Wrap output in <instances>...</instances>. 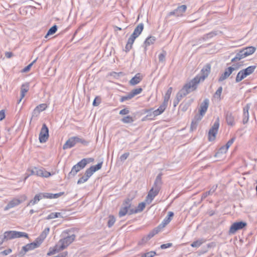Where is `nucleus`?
I'll use <instances>...</instances> for the list:
<instances>
[{
  "label": "nucleus",
  "instance_id": "obj_25",
  "mask_svg": "<svg viewBox=\"0 0 257 257\" xmlns=\"http://www.w3.org/2000/svg\"><path fill=\"white\" fill-rule=\"evenodd\" d=\"M50 231V228L47 227L41 233L39 237H38L36 239L41 244L44 240L46 238L47 235L48 234Z\"/></svg>",
  "mask_w": 257,
  "mask_h": 257
},
{
  "label": "nucleus",
  "instance_id": "obj_5",
  "mask_svg": "<svg viewBox=\"0 0 257 257\" xmlns=\"http://www.w3.org/2000/svg\"><path fill=\"white\" fill-rule=\"evenodd\" d=\"M211 72V65L209 63L204 66L200 72V75H197L193 79L196 80L198 84L199 82L203 81L209 75Z\"/></svg>",
  "mask_w": 257,
  "mask_h": 257
},
{
  "label": "nucleus",
  "instance_id": "obj_13",
  "mask_svg": "<svg viewBox=\"0 0 257 257\" xmlns=\"http://www.w3.org/2000/svg\"><path fill=\"white\" fill-rule=\"evenodd\" d=\"M102 163V162L99 163L97 165L92 166L87 169L85 171L84 177H91L95 172L101 169Z\"/></svg>",
  "mask_w": 257,
  "mask_h": 257
},
{
  "label": "nucleus",
  "instance_id": "obj_35",
  "mask_svg": "<svg viewBox=\"0 0 257 257\" xmlns=\"http://www.w3.org/2000/svg\"><path fill=\"white\" fill-rule=\"evenodd\" d=\"M256 67V66L255 65L250 66L247 67L246 68L242 70L244 72V74H245L247 76L252 74L254 72Z\"/></svg>",
  "mask_w": 257,
  "mask_h": 257
},
{
  "label": "nucleus",
  "instance_id": "obj_37",
  "mask_svg": "<svg viewBox=\"0 0 257 257\" xmlns=\"http://www.w3.org/2000/svg\"><path fill=\"white\" fill-rule=\"evenodd\" d=\"M153 108H151L150 109H147L145 110L146 113H148L147 115L145 116V118L148 119H154V117L155 116H157L156 115H155L154 114V111H153Z\"/></svg>",
  "mask_w": 257,
  "mask_h": 257
},
{
  "label": "nucleus",
  "instance_id": "obj_23",
  "mask_svg": "<svg viewBox=\"0 0 257 257\" xmlns=\"http://www.w3.org/2000/svg\"><path fill=\"white\" fill-rule=\"evenodd\" d=\"M146 204L145 202H141L139 204L138 207L136 209H130L129 211V214L131 215L133 214L137 213L138 212H142L145 208Z\"/></svg>",
  "mask_w": 257,
  "mask_h": 257
},
{
  "label": "nucleus",
  "instance_id": "obj_21",
  "mask_svg": "<svg viewBox=\"0 0 257 257\" xmlns=\"http://www.w3.org/2000/svg\"><path fill=\"white\" fill-rule=\"evenodd\" d=\"M76 145L74 137L70 138L64 144L63 149L66 150L73 147Z\"/></svg>",
  "mask_w": 257,
  "mask_h": 257
},
{
  "label": "nucleus",
  "instance_id": "obj_16",
  "mask_svg": "<svg viewBox=\"0 0 257 257\" xmlns=\"http://www.w3.org/2000/svg\"><path fill=\"white\" fill-rule=\"evenodd\" d=\"M224 115L227 124L230 126L234 125L235 124L234 117L232 112L229 111H225Z\"/></svg>",
  "mask_w": 257,
  "mask_h": 257
},
{
  "label": "nucleus",
  "instance_id": "obj_24",
  "mask_svg": "<svg viewBox=\"0 0 257 257\" xmlns=\"http://www.w3.org/2000/svg\"><path fill=\"white\" fill-rule=\"evenodd\" d=\"M201 119L202 118H201L200 116H197L196 115H195L191 122L190 126L191 131H194L196 130L198 123Z\"/></svg>",
  "mask_w": 257,
  "mask_h": 257
},
{
  "label": "nucleus",
  "instance_id": "obj_39",
  "mask_svg": "<svg viewBox=\"0 0 257 257\" xmlns=\"http://www.w3.org/2000/svg\"><path fill=\"white\" fill-rule=\"evenodd\" d=\"M228 149L225 146L221 147L219 149L218 152L215 153V154L214 155V157H217L219 156L220 154L226 153V152L227 151Z\"/></svg>",
  "mask_w": 257,
  "mask_h": 257
},
{
  "label": "nucleus",
  "instance_id": "obj_3",
  "mask_svg": "<svg viewBox=\"0 0 257 257\" xmlns=\"http://www.w3.org/2000/svg\"><path fill=\"white\" fill-rule=\"evenodd\" d=\"M192 79L189 82L185 84L183 88L178 92L180 96L185 97L190 92L195 90L197 88V82Z\"/></svg>",
  "mask_w": 257,
  "mask_h": 257
},
{
  "label": "nucleus",
  "instance_id": "obj_14",
  "mask_svg": "<svg viewBox=\"0 0 257 257\" xmlns=\"http://www.w3.org/2000/svg\"><path fill=\"white\" fill-rule=\"evenodd\" d=\"M102 163V162L99 163L97 165L92 166L87 169L85 171L84 177H91L95 172L101 169Z\"/></svg>",
  "mask_w": 257,
  "mask_h": 257
},
{
  "label": "nucleus",
  "instance_id": "obj_17",
  "mask_svg": "<svg viewBox=\"0 0 257 257\" xmlns=\"http://www.w3.org/2000/svg\"><path fill=\"white\" fill-rule=\"evenodd\" d=\"M43 198H46L45 193H40L37 194L35 196L33 199L30 201V202L27 204V206L30 205H34Z\"/></svg>",
  "mask_w": 257,
  "mask_h": 257
},
{
  "label": "nucleus",
  "instance_id": "obj_51",
  "mask_svg": "<svg viewBox=\"0 0 257 257\" xmlns=\"http://www.w3.org/2000/svg\"><path fill=\"white\" fill-rule=\"evenodd\" d=\"M182 98L183 97L182 96H180V94H179L178 93H177L176 98H175L173 101V105L174 107L176 106L178 104L179 102L182 99Z\"/></svg>",
  "mask_w": 257,
  "mask_h": 257
},
{
  "label": "nucleus",
  "instance_id": "obj_15",
  "mask_svg": "<svg viewBox=\"0 0 257 257\" xmlns=\"http://www.w3.org/2000/svg\"><path fill=\"white\" fill-rule=\"evenodd\" d=\"M14 234V230L5 231L4 233L3 236L2 237H0V239H1L0 241V244H2L4 242L8 240L16 238V236Z\"/></svg>",
  "mask_w": 257,
  "mask_h": 257
},
{
  "label": "nucleus",
  "instance_id": "obj_57",
  "mask_svg": "<svg viewBox=\"0 0 257 257\" xmlns=\"http://www.w3.org/2000/svg\"><path fill=\"white\" fill-rule=\"evenodd\" d=\"M138 38L136 36L134 35V34H132L130 38H128L127 40V42H128L129 44H133L135 39Z\"/></svg>",
  "mask_w": 257,
  "mask_h": 257
},
{
  "label": "nucleus",
  "instance_id": "obj_43",
  "mask_svg": "<svg viewBox=\"0 0 257 257\" xmlns=\"http://www.w3.org/2000/svg\"><path fill=\"white\" fill-rule=\"evenodd\" d=\"M115 222V218L113 215H109L108 216V220L107 221V226L111 227Z\"/></svg>",
  "mask_w": 257,
  "mask_h": 257
},
{
  "label": "nucleus",
  "instance_id": "obj_63",
  "mask_svg": "<svg viewBox=\"0 0 257 257\" xmlns=\"http://www.w3.org/2000/svg\"><path fill=\"white\" fill-rule=\"evenodd\" d=\"M173 244L172 243H167L166 244H163L160 246V248L162 249H166L172 246Z\"/></svg>",
  "mask_w": 257,
  "mask_h": 257
},
{
  "label": "nucleus",
  "instance_id": "obj_6",
  "mask_svg": "<svg viewBox=\"0 0 257 257\" xmlns=\"http://www.w3.org/2000/svg\"><path fill=\"white\" fill-rule=\"evenodd\" d=\"M41 244L38 241V240L36 239L34 242L28 243L23 246L22 250L19 252L18 255L20 257H22L27 251L38 248L40 246Z\"/></svg>",
  "mask_w": 257,
  "mask_h": 257
},
{
  "label": "nucleus",
  "instance_id": "obj_52",
  "mask_svg": "<svg viewBox=\"0 0 257 257\" xmlns=\"http://www.w3.org/2000/svg\"><path fill=\"white\" fill-rule=\"evenodd\" d=\"M101 103V98L99 96H96L93 101V106H98Z\"/></svg>",
  "mask_w": 257,
  "mask_h": 257
},
{
  "label": "nucleus",
  "instance_id": "obj_42",
  "mask_svg": "<svg viewBox=\"0 0 257 257\" xmlns=\"http://www.w3.org/2000/svg\"><path fill=\"white\" fill-rule=\"evenodd\" d=\"M186 9L187 7L186 5H181V6L178 7L176 9H175V10L177 13L179 14L180 16L186 11Z\"/></svg>",
  "mask_w": 257,
  "mask_h": 257
},
{
  "label": "nucleus",
  "instance_id": "obj_10",
  "mask_svg": "<svg viewBox=\"0 0 257 257\" xmlns=\"http://www.w3.org/2000/svg\"><path fill=\"white\" fill-rule=\"evenodd\" d=\"M27 199V197L26 195H23L21 196V199L14 198L9 203L5 206L4 208L5 211L8 210L10 208H13L16 206H18L23 201H25Z\"/></svg>",
  "mask_w": 257,
  "mask_h": 257
},
{
  "label": "nucleus",
  "instance_id": "obj_32",
  "mask_svg": "<svg viewBox=\"0 0 257 257\" xmlns=\"http://www.w3.org/2000/svg\"><path fill=\"white\" fill-rule=\"evenodd\" d=\"M246 77L247 76L244 74V72L243 70H241L238 72L235 78V82L236 83L239 82Z\"/></svg>",
  "mask_w": 257,
  "mask_h": 257
},
{
  "label": "nucleus",
  "instance_id": "obj_50",
  "mask_svg": "<svg viewBox=\"0 0 257 257\" xmlns=\"http://www.w3.org/2000/svg\"><path fill=\"white\" fill-rule=\"evenodd\" d=\"M37 60V58H36V59H35L33 61H32V62H31L30 64H29L28 66H27L26 67H25L22 71V72H28L31 67L33 66V65L36 62Z\"/></svg>",
  "mask_w": 257,
  "mask_h": 257
},
{
  "label": "nucleus",
  "instance_id": "obj_18",
  "mask_svg": "<svg viewBox=\"0 0 257 257\" xmlns=\"http://www.w3.org/2000/svg\"><path fill=\"white\" fill-rule=\"evenodd\" d=\"M143 76L140 73H137L129 81L131 85L134 86L139 84L143 79Z\"/></svg>",
  "mask_w": 257,
  "mask_h": 257
},
{
  "label": "nucleus",
  "instance_id": "obj_9",
  "mask_svg": "<svg viewBox=\"0 0 257 257\" xmlns=\"http://www.w3.org/2000/svg\"><path fill=\"white\" fill-rule=\"evenodd\" d=\"M247 226V223L243 221L234 222L230 227L229 234H234L237 231L241 230Z\"/></svg>",
  "mask_w": 257,
  "mask_h": 257
},
{
  "label": "nucleus",
  "instance_id": "obj_33",
  "mask_svg": "<svg viewBox=\"0 0 257 257\" xmlns=\"http://www.w3.org/2000/svg\"><path fill=\"white\" fill-rule=\"evenodd\" d=\"M74 138L75 140L76 144L77 143H80L84 146H87L89 144V141H86L82 138H80L78 136H75L74 137Z\"/></svg>",
  "mask_w": 257,
  "mask_h": 257
},
{
  "label": "nucleus",
  "instance_id": "obj_53",
  "mask_svg": "<svg viewBox=\"0 0 257 257\" xmlns=\"http://www.w3.org/2000/svg\"><path fill=\"white\" fill-rule=\"evenodd\" d=\"M156 253L154 251H151L146 252L142 255L141 257H153L156 255Z\"/></svg>",
  "mask_w": 257,
  "mask_h": 257
},
{
  "label": "nucleus",
  "instance_id": "obj_56",
  "mask_svg": "<svg viewBox=\"0 0 257 257\" xmlns=\"http://www.w3.org/2000/svg\"><path fill=\"white\" fill-rule=\"evenodd\" d=\"M36 108L38 110H40V112H41V111L46 109V108H47V105L45 103H42L36 106Z\"/></svg>",
  "mask_w": 257,
  "mask_h": 257
},
{
  "label": "nucleus",
  "instance_id": "obj_41",
  "mask_svg": "<svg viewBox=\"0 0 257 257\" xmlns=\"http://www.w3.org/2000/svg\"><path fill=\"white\" fill-rule=\"evenodd\" d=\"M14 234L16 236V238L20 237H26L28 238L29 237L28 234L24 232L15 231Z\"/></svg>",
  "mask_w": 257,
  "mask_h": 257
},
{
  "label": "nucleus",
  "instance_id": "obj_49",
  "mask_svg": "<svg viewBox=\"0 0 257 257\" xmlns=\"http://www.w3.org/2000/svg\"><path fill=\"white\" fill-rule=\"evenodd\" d=\"M132 98H133L132 95L130 93H128L126 95L121 96L120 99V101L122 102L125 101L126 100H128L131 99Z\"/></svg>",
  "mask_w": 257,
  "mask_h": 257
},
{
  "label": "nucleus",
  "instance_id": "obj_12",
  "mask_svg": "<svg viewBox=\"0 0 257 257\" xmlns=\"http://www.w3.org/2000/svg\"><path fill=\"white\" fill-rule=\"evenodd\" d=\"M209 100L208 99H205L203 102L200 104L199 108V113L196 114L197 116H200L202 118L203 116L205 115L206 112L209 106Z\"/></svg>",
  "mask_w": 257,
  "mask_h": 257
},
{
  "label": "nucleus",
  "instance_id": "obj_30",
  "mask_svg": "<svg viewBox=\"0 0 257 257\" xmlns=\"http://www.w3.org/2000/svg\"><path fill=\"white\" fill-rule=\"evenodd\" d=\"M167 106V104L163 102L158 109L154 110V114H155V115L158 116L162 114L166 109Z\"/></svg>",
  "mask_w": 257,
  "mask_h": 257
},
{
  "label": "nucleus",
  "instance_id": "obj_64",
  "mask_svg": "<svg viewBox=\"0 0 257 257\" xmlns=\"http://www.w3.org/2000/svg\"><path fill=\"white\" fill-rule=\"evenodd\" d=\"M40 113V110H38L36 108H35L32 112V118L34 117H37Z\"/></svg>",
  "mask_w": 257,
  "mask_h": 257
},
{
  "label": "nucleus",
  "instance_id": "obj_44",
  "mask_svg": "<svg viewBox=\"0 0 257 257\" xmlns=\"http://www.w3.org/2000/svg\"><path fill=\"white\" fill-rule=\"evenodd\" d=\"M121 120L124 123H129L134 122V119L130 115H127L123 117Z\"/></svg>",
  "mask_w": 257,
  "mask_h": 257
},
{
  "label": "nucleus",
  "instance_id": "obj_27",
  "mask_svg": "<svg viewBox=\"0 0 257 257\" xmlns=\"http://www.w3.org/2000/svg\"><path fill=\"white\" fill-rule=\"evenodd\" d=\"M217 188V185H214L208 191H206L202 194L201 199H204L208 196L212 195L216 191Z\"/></svg>",
  "mask_w": 257,
  "mask_h": 257
},
{
  "label": "nucleus",
  "instance_id": "obj_26",
  "mask_svg": "<svg viewBox=\"0 0 257 257\" xmlns=\"http://www.w3.org/2000/svg\"><path fill=\"white\" fill-rule=\"evenodd\" d=\"M156 40V38L154 36H150L148 37L145 41L144 45L145 46V48L146 49L147 47L152 44H153Z\"/></svg>",
  "mask_w": 257,
  "mask_h": 257
},
{
  "label": "nucleus",
  "instance_id": "obj_61",
  "mask_svg": "<svg viewBox=\"0 0 257 257\" xmlns=\"http://www.w3.org/2000/svg\"><path fill=\"white\" fill-rule=\"evenodd\" d=\"M235 140V137H233L231 139H230L225 145L228 149L230 147V146L233 143Z\"/></svg>",
  "mask_w": 257,
  "mask_h": 257
},
{
  "label": "nucleus",
  "instance_id": "obj_55",
  "mask_svg": "<svg viewBox=\"0 0 257 257\" xmlns=\"http://www.w3.org/2000/svg\"><path fill=\"white\" fill-rule=\"evenodd\" d=\"M59 248V245L57 244L55 246V248H53L52 250H50L48 253H47V255H51L52 254H55L56 252H58L60 250H58Z\"/></svg>",
  "mask_w": 257,
  "mask_h": 257
},
{
  "label": "nucleus",
  "instance_id": "obj_47",
  "mask_svg": "<svg viewBox=\"0 0 257 257\" xmlns=\"http://www.w3.org/2000/svg\"><path fill=\"white\" fill-rule=\"evenodd\" d=\"M143 91V89L141 87L137 88L132 90L130 93L134 97L135 96L140 94Z\"/></svg>",
  "mask_w": 257,
  "mask_h": 257
},
{
  "label": "nucleus",
  "instance_id": "obj_59",
  "mask_svg": "<svg viewBox=\"0 0 257 257\" xmlns=\"http://www.w3.org/2000/svg\"><path fill=\"white\" fill-rule=\"evenodd\" d=\"M12 251V250L11 248H8L7 249H6L4 251H2L0 252V255L2 256H5L7 255L8 254L11 253Z\"/></svg>",
  "mask_w": 257,
  "mask_h": 257
},
{
  "label": "nucleus",
  "instance_id": "obj_8",
  "mask_svg": "<svg viewBox=\"0 0 257 257\" xmlns=\"http://www.w3.org/2000/svg\"><path fill=\"white\" fill-rule=\"evenodd\" d=\"M219 126V119L217 117L214 122L213 125L210 128L208 132V141L212 142L215 140L216 135L217 134Z\"/></svg>",
  "mask_w": 257,
  "mask_h": 257
},
{
  "label": "nucleus",
  "instance_id": "obj_4",
  "mask_svg": "<svg viewBox=\"0 0 257 257\" xmlns=\"http://www.w3.org/2000/svg\"><path fill=\"white\" fill-rule=\"evenodd\" d=\"M27 177L30 176H37L38 177H50L53 175L51 173L47 171L44 168L33 167L28 169Z\"/></svg>",
  "mask_w": 257,
  "mask_h": 257
},
{
  "label": "nucleus",
  "instance_id": "obj_22",
  "mask_svg": "<svg viewBox=\"0 0 257 257\" xmlns=\"http://www.w3.org/2000/svg\"><path fill=\"white\" fill-rule=\"evenodd\" d=\"M249 109V105L246 104L243 108V119L242 122L243 124L246 123L249 119L248 110Z\"/></svg>",
  "mask_w": 257,
  "mask_h": 257
},
{
  "label": "nucleus",
  "instance_id": "obj_28",
  "mask_svg": "<svg viewBox=\"0 0 257 257\" xmlns=\"http://www.w3.org/2000/svg\"><path fill=\"white\" fill-rule=\"evenodd\" d=\"M143 29L144 24L143 23H140L136 27L133 34L138 37L142 33Z\"/></svg>",
  "mask_w": 257,
  "mask_h": 257
},
{
  "label": "nucleus",
  "instance_id": "obj_2",
  "mask_svg": "<svg viewBox=\"0 0 257 257\" xmlns=\"http://www.w3.org/2000/svg\"><path fill=\"white\" fill-rule=\"evenodd\" d=\"M256 48L253 46L243 48L236 53L235 56L231 60V62L239 61L246 57L252 54L255 51Z\"/></svg>",
  "mask_w": 257,
  "mask_h": 257
},
{
  "label": "nucleus",
  "instance_id": "obj_54",
  "mask_svg": "<svg viewBox=\"0 0 257 257\" xmlns=\"http://www.w3.org/2000/svg\"><path fill=\"white\" fill-rule=\"evenodd\" d=\"M222 91V87L220 86L214 94V97L220 98V96Z\"/></svg>",
  "mask_w": 257,
  "mask_h": 257
},
{
  "label": "nucleus",
  "instance_id": "obj_36",
  "mask_svg": "<svg viewBox=\"0 0 257 257\" xmlns=\"http://www.w3.org/2000/svg\"><path fill=\"white\" fill-rule=\"evenodd\" d=\"M132 200H133V198H126L123 201L122 204V206H123V207H124V206L127 207V209H128V210L130 209H132L131 208Z\"/></svg>",
  "mask_w": 257,
  "mask_h": 257
},
{
  "label": "nucleus",
  "instance_id": "obj_46",
  "mask_svg": "<svg viewBox=\"0 0 257 257\" xmlns=\"http://www.w3.org/2000/svg\"><path fill=\"white\" fill-rule=\"evenodd\" d=\"M61 216V214L60 212H52L47 217V219H51Z\"/></svg>",
  "mask_w": 257,
  "mask_h": 257
},
{
  "label": "nucleus",
  "instance_id": "obj_7",
  "mask_svg": "<svg viewBox=\"0 0 257 257\" xmlns=\"http://www.w3.org/2000/svg\"><path fill=\"white\" fill-rule=\"evenodd\" d=\"M75 237L76 235L75 234H72L61 239L58 242V243L60 244V245L59 246L58 250H62L66 248L75 240Z\"/></svg>",
  "mask_w": 257,
  "mask_h": 257
},
{
  "label": "nucleus",
  "instance_id": "obj_38",
  "mask_svg": "<svg viewBox=\"0 0 257 257\" xmlns=\"http://www.w3.org/2000/svg\"><path fill=\"white\" fill-rule=\"evenodd\" d=\"M130 209H127V207L121 206L118 212V215L120 217L125 216L127 213L129 214Z\"/></svg>",
  "mask_w": 257,
  "mask_h": 257
},
{
  "label": "nucleus",
  "instance_id": "obj_40",
  "mask_svg": "<svg viewBox=\"0 0 257 257\" xmlns=\"http://www.w3.org/2000/svg\"><path fill=\"white\" fill-rule=\"evenodd\" d=\"M57 30V26L56 25L53 26L48 31L47 34L45 36V38H47L48 36L55 34Z\"/></svg>",
  "mask_w": 257,
  "mask_h": 257
},
{
  "label": "nucleus",
  "instance_id": "obj_48",
  "mask_svg": "<svg viewBox=\"0 0 257 257\" xmlns=\"http://www.w3.org/2000/svg\"><path fill=\"white\" fill-rule=\"evenodd\" d=\"M203 242L204 241H203L202 239L197 240L193 242L191 244V246L193 247H198L203 243Z\"/></svg>",
  "mask_w": 257,
  "mask_h": 257
},
{
  "label": "nucleus",
  "instance_id": "obj_31",
  "mask_svg": "<svg viewBox=\"0 0 257 257\" xmlns=\"http://www.w3.org/2000/svg\"><path fill=\"white\" fill-rule=\"evenodd\" d=\"M64 192H60L58 193L53 194L50 193H45L46 198L53 199L57 198L64 194Z\"/></svg>",
  "mask_w": 257,
  "mask_h": 257
},
{
  "label": "nucleus",
  "instance_id": "obj_62",
  "mask_svg": "<svg viewBox=\"0 0 257 257\" xmlns=\"http://www.w3.org/2000/svg\"><path fill=\"white\" fill-rule=\"evenodd\" d=\"M130 153H125L121 156L120 157V160L121 161H125L129 156Z\"/></svg>",
  "mask_w": 257,
  "mask_h": 257
},
{
  "label": "nucleus",
  "instance_id": "obj_1",
  "mask_svg": "<svg viewBox=\"0 0 257 257\" xmlns=\"http://www.w3.org/2000/svg\"><path fill=\"white\" fill-rule=\"evenodd\" d=\"M162 184L161 178H156L152 188L149 191L146 197V201H148L149 203H151L155 197L158 194L161 188Z\"/></svg>",
  "mask_w": 257,
  "mask_h": 257
},
{
  "label": "nucleus",
  "instance_id": "obj_34",
  "mask_svg": "<svg viewBox=\"0 0 257 257\" xmlns=\"http://www.w3.org/2000/svg\"><path fill=\"white\" fill-rule=\"evenodd\" d=\"M172 92V87H170L168 89V90L164 96V101H163L164 103L167 105L168 102L169 100L170 99Z\"/></svg>",
  "mask_w": 257,
  "mask_h": 257
},
{
  "label": "nucleus",
  "instance_id": "obj_45",
  "mask_svg": "<svg viewBox=\"0 0 257 257\" xmlns=\"http://www.w3.org/2000/svg\"><path fill=\"white\" fill-rule=\"evenodd\" d=\"M81 170V169L80 168H79L77 164H76L72 167L71 172L69 173V174L73 176H75L76 174V173Z\"/></svg>",
  "mask_w": 257,
  "mask_h": 257
},
{
  "label": "nucleus",
  "instance_id": "obj_58",
  "mask_svg": "<svg viewBox=\"0 0 257 257\" xmlns=\"http://www.w3.org/2000/svg\"><path fill=\"white\" fill-rule=\"evenodd\" d=\"M166 55V53L165 51H163V53L159 55V60L160 62H163L165 61Z\"/></svg>",
  "mask_w": 257,
  "mask_h": 257
},
{
  "label": "nucleus",
  "instance_id": "obj_20",
  "mask_svg": "<svg viewBox=\"0 0 257 257\" xmlns=\"http://www.w3.org/2000/svg\"><path fill=\"white\" fill-rule=\"evenodd\" d=\"M93 161L94 159L92 158H84L76 164L79 167V168L82 170L86 166L87 164L91 163L93 162Z\"/></svg>",
  "mask_w": 257,
  "mask_h": 257
},
{
  "label": "nucleus",
  "instance_id": "obj_29",
  "mask_svg": "<svg viewBox=\"0 0 257 257\" xmlns=\"http://www.w3.org/2000/svg\"><path fill=\"white\" fill-rule=\"evenodd\" d=\"M29 89V83H26L23 84L21 86V99H23L25 96L26 92H27Z\"/></svg>",
  "mask_w": 257,
  "mask_h": 257
},
{
  "label": "nucleus",
  "instance_id": "obj_19",
  "mask_svg": "<svg viewBox=\"0 0 257 257\" xmlns=\"http://www.w3.org/2000/svg\"><path fill=\"white\" fill-rule=\"evenodd\" d=\"M233 68L231 67L227 68L224 72L222 73L218 78L219 82H222L227 78L233 71Z\"/></svg>",
  "mask_w": 257,
  "mask_h": 257
},
{
  "label": "nucleus",
  "instance_id": "obj_11",
  "mask_svg": "<svg viewBox=\"0 0 257 257\" xmlns=\"http://www.w3.org/2000/svg\"><path fill=\"white\" fill-rule=\"evenodd\" d=\"M49 138V129L45 123H43L39 134V139L40 143H45Z\"/></svg>",
  "mask_w": 257,
  "mask_h": 257
},
{
  "label": "nucleus",
  "instance_id": "obj_60",
  "mask_svg": "<svg viewBox=\"0 0 257 257\" xmlns=\"http://www.w3.org/2000/svg\"><path fill=\"white\" fill-rule=\"evenodd\" d=\"M158 233V230L156 229V228L154 229L152 231H151L147 235L148 238H151L153 237L155 234Z\"/></svg>",
  "mask_w": 257,
  "mask_h": 257
}]
</instances>
